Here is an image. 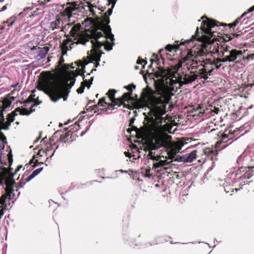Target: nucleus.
<instances>
[{
	"label": "nucleus",
	"instance_id": "bb28decb",
	"mask_svg": "<svg viewBox=\"0 0 254 254\" xmlns=\"http://www.w3.org/2000/svg\"><path fill=\"white\" fill-rule=\"evenodd\" d=\"M40 10L41 9L39 8H36V10L31 12V14L29 15V17L30 18H33L36 16H38L40 13Z\"/></svg>",
	"mask_w": 254,
	"mask_h": 254
},
{
	"label": "nucleus",
	"instance_id": "79ce46f5",
	"mask_svg": "<svg viewBox=\"0 0 254 254\" xmlns=\"http://www.w3.org/2000/svg\"><path fill=\"white\" fill-rule=\"evenodd\" d=\"M124 154L126 157L128 158H131L132 156L131 154L128 151H125L124 152Z\"/></svg>",
	"mask_w": 254,
	"mask_h": 254
},
{
	"label": "nucleus",
	"instance_id": "c9c22d12",
	"mask_svg": "<svg viewBox=\"0 0 254 254\" xmlns=\"http://www.w3.org/2000/svg\"><path fill=\"white\" fill-rule=\"evenodd\" d=\"M60 140L61 141L64 142V143H66L68 139L64 135H60Z\"/></svg>",
	"mask_w": 254,
	"mask_h": 254
},
{
	"label": "nucleus",
	"instance_id": "f257e3e1",
	"mask_svg": "<svg viewBox=\"0 0 254 254\" xmlns=\"http://www.w3.org/2000/svg\"><path fill=\"white\" fill-rule=\"evenodd\" d=\"M155 94V92L151 87L146 86L142 90L141 99H137L135 108H147L150 116L145 118L144 125L140 127V130L135 127L140 134L138 138L152 136L163 128L162 124L165 120L163 116L166 113V105L174 94L162 92L159 97L156 96Z\"/></svg>",
	"mask_w": 254,
	"mask_h": 254
},
{
	"label": "nucleus",
	"instance_id": "0eeeda50",
	"mask_svg": "<svg viewBox=\"0 0 254 254\" xmlns=\"http://www.w3.org/2000/svg\"><path fill=\"white\" fill-rule=\"evenodd\" d=\"M77 76V73L74 71L68 72L64 82L56 85L50 89L49 96L51 100L56 102L63 98L64 101H66Z\"/></svg>",
	"mask_w": 254,
	"mask_h": 254
},
{
	"label": "nucleus",
	"instance_id": "aec40b11",
	"mask_svg": "<svg viewBox=\"0 0 254 254\" xmlns=\"http://www.w3.org/2000/svg\"><path fill=\"white\" fill-rule=\"evenodd\" d=\"M2 126L0 124V141L2 142V145L1 146L0 145V147L2 150H3L4 148V145L7 143V139L6 136L4 135L3 132H1V130L3 129H1Z\"/></svg>",
	"mask_w": 254,
	"mask_h": 254
},
{
	"label": "nucleus",
	"instance_id": "7ed1b4c3",
	"mask_svg": "<svg viewBox=\"0 0 254 254\" xmlns=\"http://www.w3.org/2000/svg\"><path fill=\"white\" fill-rule=\"evenodd\" d=\"M216 30L215 32H212V38L210 43L203 46V48L197 51V54L200 56H213L217 54L222 58L219 59V62H235L237 59L241 58L243 52L242 51L237 50L232 48L227 42L232 39L231 36L226 35L223 38V43L217 40L218 33Z\"/></svg>",
	"mask_w": 254,
	"mask_h": 254
},
{
	"label": "nucleus",
	"instance_id": "4468645a",
	"mask_svg": "<svg viewBox=\"0 0 254 254\" xmlns=\"http://www.w3.org/2000/svg\"><path fill=\"white\" fill-rule=\"evenodd\" d=\"M197 150H194L189 153L181 156L180 158V162L190 163L192 162L196 157Z\"/></svg>",
	"mask_w": 254,
	"mask_h": 254
},
{
	"label": "nucleus",
	"instance_id": "ea45409f",
	"mask_svg": "<svg viewBox=\"0 0 254 254\" xmlns=\"http://www.w3.org/2000/svg\"><path fill=\"white\" fill-rule=\"evenodd\" d=\"M97 108V105H95L93 107H89L87 109V111H92L94 110H95Z\"/></svg>",
	"mask_w": 254,
	"mask_h": 254
},
{
	"label": "nucleus",
	"instance_id": "bf43d9fd",
	"mask_svg": "<svg viewBox=\"0 0 254 254\" xmlns=\"http://www.w3.org/2000/svg\"><path fill=\"white\" fill-rule=\"evenodd\" d=\"M251 125L252 126H254V116L253 117L252 120H251Z\"/></svg>",
	"mask_w": 254,
	"mask_h": 254
},
{
	"label": "nucleus",
	"instance_id": "8fccbe9b",
	"mask_svg": "<svg viewBox=\"0 0 254 254\" xmlns=\"http://www.w3.org/2000/svg\"><path fill=\"white\" fill-rule=\"evenodd\" d=\"M134 121V119L133 118L130 119V120H129V125L130 126H132V124H133Z\"/></svg>",
	"mask_w": 254,
	"mask_h": 254
},
{
	"label": "nucleus",
	"instance_id": "3c124183",
	"mask_svg": "<svg viewBox=\"0 0 254 254\" xmlns=\"http://www.w3.org/2000/svg\"><path fill=\"white\" fill-rule=\"evenodd\" d=\"M137 63L138 64H142V63H144V64H147V62L146 61H144L143 60H141V62H139L137 61Z\"/></svg>",
	"mask_w": 254,
	"mask_h": 254
},
{
	"label": "nucleus",
	"instance_id": "7c9ffc66",
	"mask_svg": "<svg viewBox=\"0 0 254 254\" xmlns=\"http://www.w3.org/2000/svg\"><path fill=\"white\" fill-rule=\"evenodd\" d=\"M135 87L136 86L133 83L124 86V88L128 90L129 91H132L133 89H135Z\"/></svg>",
	"mask_w": 254,
	"mask_h": 254
},
{
	"label": "nucleus",
	"instance_id": "5701e85b",
	"mask_svg": "<svg viewBox=\"0 0 254 254\" xmlns=\"http://www.w3.org/2000/svg\"><path fill=\"white\" fill-rule=\"evenodd\" d=\"M161 145H159L157 144H155L152 142L146 147V149H150L151 150H156L160 147Z\"/></svg>",
	"mask_w": 254,
	"mask_h": 254
},
{
	"label": "nucleus",
	"instance_id": "e433bc0d",
	"mask_svg": "<svg viewBox=\"0 0 254 254\" xmlns=\"http://www.w3.org/2000/svg\"><path fill=\"white\" fill-rule=\"evenodd\" d=\"M153 57H154L155 59L154 60H151V63H152L154 61L156 62H158V61L159 60V59L158 58V55L156 54H153Z\"/></svg>",
	"mask_w": 254,
	"mask_h": 254
},
{
	"label": "nucleus",
	"instance_id": "0e129e2a",
	"mask_svg": "<svg viewBox=\"0 0 254 254\" xmlns=\"http://www.w3.org/2000/svg\"><path fill=\"white\" fill-rule=\"evenodd\" d=\"M251 182V181H250V182H248V181L246 182V181H244V185H246V184H249Z\"/></svg>",
	"mask_w": 254,
	"mask_h": 254
},
{
	"label": "nucleus",
	"instance_id": "09e8293b",
	"mask_svg": "<svg viewBox=\"0 0 254 254\" xmlns=\"http://www.w3.org/2000/svg\"><path fill=\"white\" fill-rule=\"evenodd\" d=\"M51 149H52V146L51 145H50L49 146L47 147V149L46 151H45V153L46 154V155H47V152L49 151L50 150H51Z\"/></svg>",
	"mask_w": 254,
	"mask_h": 254
},
{
	"label": "nucleus",
	"instance_id": "9d476101",
	"mask_svg": "<svg viewBox=\"0 0 254 254\" xmlns=\"http://www.w3.org/2000/svg\"><path fill=\"white\" fill-rule=\"evenodd\" d=\"M90 9L89 5H78L75 3L69 4V5L67 6L63 12V15L64 16H66L68 20L73 16L76 14V11L79 9L80 11L81 9L87 10Z\"/></svg>",
	"mask_w": 254,
	"mask_h": 254
},
{
	"label": "nucleus",
	"instance_id": "2eb2a0df",
	"mask_svg": "<svg viewBox=\"0 0 254 254\" xmlns=\"http://www.w3.org/2000/svg\"><path fill=\"white\" fill-rule=\"evenodd\" d=\"M254 11V5L252 6V7H250L247 11L245 12L240 17L238 18L235 21H234L233 22L230 23L228 24V26L231 28V27H235L238 23H242L241 21L243 17H244L247 13L252 12Z\"/></svg>",
	"mask_w": 254,
	"mask_h": 254
},
{
	"label": "nucleus",
	"instance_id": "f704fd0d",
	"mask_svg": "<svg viewBox=\"0 0 254 254\" xmlns=\"http://www.w3.org/2000/svg\"><path fill=\"white\" fill-rule=\"evenodd\" d=\"M22 167V165H19L17 169L15 170V172L14 174H12V175L11 176V177L10 178H8L9 179H13V177H14V175L16 174L17 172H18L20 169ZM6 179H7V178Z\"/></svg>",
	"mask_w": 254,
	"mask_h": 254
},
{
	"label": "nucleus",
	"instance_id": "13d9d810",
	"mask_svg": "<svg viewBox=\"0 0 254 254\" xmlns=\"http://www.w3.org/2000/svg\"><path fill=\"white\" fill-rule=\"evenodd\" d=\"M8 158H9V161L10 162V159L11 160V161H12V154L11 153H10L8 154Z\"/></svg>",
	"mask_w": 254,
	"mask_h": 254
},
{
	"label": "nucleus",
	"instance_id": "603ef678",
	"mask_svg": "<svg viewBox=\"0 0 254 254\" xmlns=\"http://www.w3.org/2000/svg\"><path fill=\"white\" fill-rule=\"evenodd\" d=\"M7 9V5H5L3 6L0 10V11H3Z\"/></svg>",
	"mask_w": 254,
	"mask_h": 254
},
{
	"label": "nucleus",
	"instance_id": "4c0bfd02",
	"mask_svg": "<svg viewBox=\"0 0 254 254\" xmlns=\"http://www.w3.org/2000/svg\"><path fill=\"white\" fill-rule=\"evenodd\" d=\"M61 130H58L57 132H56L52 136V137L50 139L51 141H54V138L57 136V134L58 133H60L61 132Z\"/></svg>",
	"mask_w": 254,
	"mask_h": 254
},
{
	"label": "nucleus",
	"instance_id": "412c9836",
	"mask_svg": "<svg viewBox=\"0 0 254 254\" xmlns=\"http://www.w3.org/2000/svg\"><path fill=\"white\" fill-rule=\"evenodd\" d=\"M60 21L59 18H57L55 20L51 21L50 23V28L52 30L59 28L60 27Z\"/></svg>",
	"mask_w": 254,
	"mask_h": 254
},
{
	"label": "nucleus",
	"instance_id": "f03ea898",
	"mask_svg": "<svg viewBox=\"0 0 254 254\" xmlns=\"http://www.w3.org/2000/svg\"><path fill=\"white\" fill-rule=\"evenodd\" d=\"M69 33L76 42L71 43V41L67 42L62 48V56L66 55L67 50L72 48V45L79 44L85 45L87 42H89L91 39L90 44L92 49L90 52L93 61H100L101 54L100 49L104 47V49L107 51L112 50L115 45L114 35L111 32V28L109 26H107L105 31H96L92 34V36L87 35L85 36H80L78 38L79 33L78 30L75 26L72 27Z\"/></svg>",
	"mask_w": 254,
	"mask_h": 254
},
{
	"label": "nucleus",
	"instance_id": "2f4dec72",
	"mask_svg": "<svg viewBox=\"0 0 254 254\" xmlns=\"http://www.w3.org/2000/svg\"><path fill=\"white\" fill-rule=\"evenodd\" d=\"M85 87V85L83 83H81V86L77 90L78 94H82L84 92Z\"/></svg>",
	"mask_w": 254,
	"mask_h": 254
},
{
	"label": "nucleus",
	"instance_id": "20e7f679",
	"mask_svg": "<svg viewBox=\"0 0 254 254\" xmlns=\"http://www.w3.org/2000/svg\"><path fill=\"white\" fill-rule=\"evenodd\" d=\"M204 18L206 19L203 20L202 21V25L200 26L201 34L198 31V28L197 27L195 34L192 36L191 39L185 41V42H182L184 45L185 43L190 45L189 48L191 47V48L190 50L188 49L189 51L186 56L178 63L177 65L178 69L181 68V67H179L180 64L187 58L189 53L191 51L194 47L197 48L201 47L210 43V39H211L212 38V32H215L216 30L219 29V26L217 24V23H218V22L208 18L206 17V16L201 17L202 19ZM184 65L185 64H183L181 67L183 66L186 67V66Z\"/></svg>",
	"mask_w": 254,
	"mask_h": 254
},
{
	"label": "nucleus",
	"instance_id": "de8ad7c7",
	"mask_svg": "<svg viewBox=\"0 0 254 254\" xmlns=\"http://www.w3.org/2000/svg\"><path fill=\"white\" fill-rule=\"evenodd\" d=\"M12 103V101H7L6 104H5V107L8 108L10 106Z\"/></svg>",
	"mask_w": 254,
	"mask_h": 254
},
{
	"label": "nucleus",
	"instance_id": "c85d7f7f",
	"mask_svg": "<svg viewBox=\"0 0 254 254\" xmlns=\"http://www.w3.org/2000/svg\"><path fill=\"white\" fill-rule=\"evenodd\" d=\"M43 170V167H41L39 168H38L34 171H33L32 173V175L34 177H35L36 176H37L40 172L42 171Z\"/></svg>",
	"mask_w": 254,
	"mask_h": 254
},
{
	"label": "nucleus",
	"instance_id": "e2e57ef3",
	"mask_svg": "<svg viewBox=\"0 0 254 254\" xmlns=\"http://www.w3.org/2000/svg\"><path fill=\"white\" fill-rule=\"evenodd\" d=\"M5 53V50L4 49L2 50L1 52L0 53H1V55Z\"/></svg>",
	"mask_w": 254,
	"mask_h": 254
},
{
	"label": "nucleus",
	"instance_id": "39448f33",
	"mask_svg": "<svg viewBox=\"0 0 254 254\" xmlns=\"http://www.w3.org/2000/svg\"><path fill=\"white\" fill-rule=\"evenodd\" d=\"M203 48V46L201 47H194L192 51L189 53L187 58L180 64V66L181 67L184 64L186 66V68L188 70H195L198 69V73L201 78L206 80L208 78V75H210L213 68H211L207 72L208 65H211L212 64H207L205 63L203 64L202 61L197 60L198 57H207V56H200L197 54V51Z\"/></svg>",
	"mask_w": 254,
	"mask_h": 254
},
{
	"label": "nucleus",
	"instance_id": "473e14b6",
	"mask_svg": "<svg viewBox=\"0 0 254 254\" xmlns=\"http://www.w3.org/2000/svg\"><path fill=\"white\" fill-rule=\"evenodd\" d=\"M105 104H107L106 102L105 101V98L103 97L101 98L98 102V103L97 104V106L98 105H100L102 107H104Z\"/></svg>",
	"mask_w": 254,
	"mask_h": 254
},
{
	"label": "nucleus",
	"instance_id": "c03bdc74",
	"mask_svg": "<svg viewBox=\"0 0 254 254\" xmlns=\"http://www.w3.org/2000/svg\"><path fill=\"white\" fill-rule=\"evenodd\" d=\"M37 157L35 155L33 156L32 158L30 160V164H32L34 163V160H36L35 158Z\"/></svg>",
	"mask_w": 254,
	"mask_h": 254
},
{
	"label": "nucleus",
	"instance_id": "69168bd1",
	"mask_svg": "<svg viewBox=\"0 0 254 254\" xmlns=\"http://www.w3.org/2000/svg\"><path fill=\"white\" fill-rule=\"evenodd\" d=\"M41 150L40 149L37 153V155H39L40 156H42V155L40 154V152H41Z\"/></svg>",
	"mask_w": 254,
	"mask_h": 254
},
{
	"label": "nucleus",
	"instance_id": "49530a36",
	"mask_svg": "<svg viewBox=\"0 0 254 254\" xmlns=\"http://www.w3.org/2000/svg\"><path fill=\"white\" fill-rule=\"evenodd\" d=\"M3 214H4L3 209L0 208V219L1 218V217L3 216Z\"/></svg>",
	"mask_w": 254,
	"mask_h": 254
},
{
	"label": "nucleus",
	"instance_id": "423d86ee",
	"mask_svg": "<svg viewBox=\"0 0 254 254\" xmlns=\"http://www.w3.org/2000/svg\"><path fill=\"white\" fill-rule=\"evenodd\" d=\"M203 48V46L201 47H194L192 51L189 53L187 58L180 64V66L181 67L184 64L186 66V68L188 70H195L198 69V73L201 78L206 80L208 78V75H210L213 68H211L207 72L208 65H211L212 64H207L205 63L203 64L202 61L197 60L198 57H207V56H200L197 54V51Z\"/></svg>",
	"mask_w": 254,
	"mask_h": 254
},
{
	"label": "nucleus",
	"instance_id": "cd10ccee",
	"mask_svg": "<svg viewBox=\"0 0 254 254\" xmlns=\"http://www.w3.org/2000/svg\"><path fill=\"white\" fill-rule=\"evenodd\" d=\"M228 136L226 134H223L220 139V141L221 143H226L229 140H230V139H228Z\"/></svg>",
	"mask_w": 254,
	"mask_h": 254
},
{
	"label": "nucleus",
	"instance_id": "72a5a7b5",
	"mask_svg": "<svg viewBox=\"0 0 254 254\" xmlns=\"http://www.w3.org/2000/svg\"><path fill=\"white\" fill-rule=\"evenodd\" d=\"M34 178V177L32 176V175L31 174L29 176H28L27 178H26L25 182L24 183H23L22 184L21 183H20V184L19 185H20V187H23L26 182H29L30 181H31Z\"/></svg>",
	"mask_w": 254,
	"mask_h": 254
},
{
	"label": "nucleus",
	"instance_id": "a211bd4d",
	"mask_svg": "<svg viewBox=\"0 0 254 254\" xmlns=\"http://www.w3.org/2000/svg\"><path fill=\"white\" fill-rule=\"evenodd\" d=\"M176 42L177 43L175 45H171V44H168L165 47V49L169 51V52H172L173 50L176 51L177 50L179 49L180 48V47L182 45H184V43L183 42H181L179 44L178 43L179 41H176Z\"/></svg>",
	"mask_w": 254,
	"mask_h": 254
},
{
	"label": "nucleus",
	"instance_id": "6e6d98bb",
	"mask_svg": "<svg viewBox=\"0 0 254 254\" xmlns=\"http://www.w3.org/2000/svg\"><path fill=\"white\" fill-rule=\"evenodd\" d=\"M70 133L69 132H66L64 135V136L66 137H68V136H69L70 135Z\"/></svg>",
	"mask_w": 254,
	"mask_h": 254
},
{
	"label": "nucleus",
	"instance_id": "a18cd8bd",
	"mask_svg": "<svg viewBox=\"0 0 254 254\" xmlns=\"http://www.w3.org/2000/svg\"><path fill=\"white\" fill-rule=\"evenodd\" d=\"M242 161V158L241 156H240L239 157H238V158L237 159V163L238 164H240Z\"/></svg>",
	"mask_w": 254,
	"mask_h": 254
},
{
	"label": "nucleus",
	"instance_id": "37998d69",
	"mask_svg": "<svg viewBox=\"0 0 254 254\" xmlns=\"http://www.w3.org/2000/svg\"><path fill=\"white\" fill-rule=\"evenodd\" d=\"M58 147H59V146H57V147H56V148L54 150V151H53V153H52V154H51V155L49 157V158H50V159H52V157L54 156V154H55V152H56V149H58ZM48 159H49V158H48V157L46 158V161L48 160Z\"/></svg>",
	"mask_w": 254,
	"mask_h": 254
},
{
	"label": "nucleus",
	"instance_id": "9b49d317",
	"mask_svg": "<svg viewBox=\"0 0 254 254\" xmlns=\"http://www.w3.org/2000/svg\"><path fill=\"white\" fill-rule=\"evenodd\" d=\"M238 179L239 180L249 179L254 175V163L250 166H242L240 167L237 172V175H241Z\"/></svg>",
	"mask_w": 254,
	"mask_h": 254
},
{
	"label": "nucleus",
	"instance_id": "f3484780",
	"mask_svg": "<svg viewBox=\"0 0 254 254\" xmlns=\"http://www.w3.org/2000/svg\"><path fill=\"white\" fill-rule=\"evenodd\" d=\"M64 60L63 58V56L61 57L59 61V65L58 66V68H60L61 72L67 70L69 68V65L64 64Z\"/></svg>",
	"mask_w": 254,
	"mask_h": 254
},
{
	"label": "nucleus",
	"instance_id": "393cba45",
	"mask_svg": "<svg viewBox=\"0 0 254 254\" xmlns=\"http://www.w3.org/2000/svg\"><path fill=\"white\" fill-rule=\"evenodd\" d=\"M16 18L14 16H12L10 18H9L8 19H7L6 21H4V24H7L8 26H11L13 25V24L15 23V20Z\"/></svg>",
	"mask_w": 254,
	"mask_h": 254
},
{
	"label": "nucleus",
	"instance_id": "a878e982",
	"mask_svg": "<svg viewBox=\"0 0 254 254\" xmlns=\"http://www.w3.org/2000/svg\"><path fill=\"white\" fill-rule=\"evenodd\" d=\"M116 92L117 91L115 89H110L108 92L107 94L111 101H113V98H115V95Z\"/></svg>",
	"mask_w": 254,
	"mask_h": 254
},
{
	"label": "nucleus",
	"instance_id": "4d7b16f0",
	"mask_svg": "<svg viewBox=\"0 0 254 254\" xmlns=\"http://www.w3.org/2000/svg\"><path fill=\"white\" fill-rule=\"evenodd\" d=\"M32 9V7H26L24 8L23 10L24 11H26L27 10H31Z\"/></svg>",
	"mask_w": 254,
	"mask_h": 254
},
{
	"label": "nucleus",
	"instance_id": "864d4df0",
	"mask_svg": "<svg viewBox=\"0 0 254 254\" xmlns=\"http://www.w3.org/2000/svg\"><path fill=\"white\" fill-rule=\"evenodd\" d=\"M89 127L87 128L86 130L85 131H82L80 134V136H83L89 130Z\"/></svg>",
	"mask_w": 254,
	"mask_h": 254
},
{
	"label": "nucleus",
	"instance_id": "b1692460",
	"mask_svg": "<svg viewBox=\"0 0 254 254\" xmlns=\"http://www.w3.org/2000/svg\"><path fill=\"white\" fill-rule=\"evenodd\" d=\"M85 76L83 75V79L84 80V82H83L85 86H87L88 89H89L91 85L92 84V81L93 80V77H91V79L89 80H88L87 79H85Z\"/></svg>",
	"mask_w": 254,
	"mask_h": 254
},
{
	"label": "nucleus",
	"instance_id": "a19ab883",
	"mask_svg": "<svg viewBox=\"0 0 254 254\" xmlns=\"http://www.w3.org/2000/svg\"><path fill=\"white\" fill-rule=\"evenodd\" d=\"M89 6H90V9H87V10L89 11L91 13H92V15H93L94 14H95L94 11L93 9V7L92 6V5L91 4H90Z\"/></svg>",
	"mask_w": 254,
	"mask_h": 254
},
{
	"label": "nucleus",
	"instance_id": "dca6fc26",
	"mask_svg": "<svg viewBox=\"0 0 254 254\" xmlns=\"http://www.w3.org/2000/svg\"><path fill=\"white\" fill-rule=\"evenodd\" d=\"M188 70H189L187 69ZM190 70V73L192 74L191 75L186 74L185 75V79L186 80L187 82L188 83H191L194 81H195L196 79L198 78V77L200 76L199 73L195 74V72L193 71V70Z\"/></svg>",
	"mask_w": 254,
	"mask_h": 254
},
{
	"label": "nucleus",
	"instance_id": "6e6552de",
	"mask_svg": "<svg viewBox=\"0 0 254 254\" xmlns=\"http://www.w3.org/2000/svg\"><path fill=\"white\" fill-rule=\"evenodd\" d=\"M15 185V181L14 179H3L0 181V186H5V194L2 195L0 199V208L6 210L7 209V198L8 201L13 199L15 196L14 192V186Z\"/></svg>",
	"mask_w": 254,
	"mask_h": 254
},
{
	"label": "nucleus",
	"instance_id": "5fc2aeb1",
	"mask_svg": "<svg viewBox=\"0 0 254 254\" xmlns=\"http://www.w3.org/2000/svg\"><path fill=\"white\" fill-rule=\"evenodd\" d=\"M19 84V82H17V83H16L15 84H12L11 85V87H13V88H14V87H16Z\"/></svg>",
	"mask_w": 254,
	"mask_h": 254
},
{
	"label": "nucleus",
	"instance_id": "f8f14e48",
	"mask_svg": "<svg viewBox=\"0 0 254 254\" xmlns=\"http://www.w3.org/2000/svg\"><path fill=\"white\" fill-rule=\"evenodd\" d=\"M49 50V48L48 47L41 48L34 46L31 49V52L35 59L40 61L45 58Z\"/></svg>",
	"mask_w": 254,
	"mask_h": 254
},
{
	"label": "nucleus",
	"instance_id": "ddd939ff",
	"mask_svg": "<svg viewBox=\"0 0 254 254\" xmlns=\"http://www.w3.org/2000/svg\"><path fill=\"white\" fill-rule=\"evenodd\" d=\"M132 91L125 93L122 97L119 99V102L113 101L112 103L109 105V106L112 107L118 105V107H120L125 102L127 101L128 102L129 101H131L132 100Z\"/></svg>",
	"mask_w": 254,
	"mask_h": 254
},
{
	"label": "nucleus",
	"instance_id": "052dcab7",
	"mask_svg": "<svg viewBox=\"0 0 254 254\" xmlns=\"http://www.w3.org/2000/svg\"><path fill=\"white\" fill-rule=\"evenodd\" d=\"M40 138H41V136H39L35 140H34V143H36L38 142V141L40 139Z\"/></svg>",
	"mask_w": 254,
	"mask_h": 254
},
{
	"label": "nucleus",
	"instance_id": "774afa93",
	"mask_svg": "<svg viewBox=\"0 0 254 254\" xmlns=\"http://www.w3.org/2000/svg\"><path fill=\"white\" fill-rule=\"evenodd\" d=\"M163 49H162L159 50V54L160 55H161V52H163Z\"/></svg>",
	"mask_w": 254,
	"mask_h": 254
},
{
	"label": "nucleus",
	"instance_id": "c756f323",
	"mask_svg": "<svg viewBox=\"0 0 254 254\" xmlns=\"http://www.w3.org/2000/svg\"><path fill=\"white\" fill-rule=\"evenodd\" d=\"M165 163L163 161H159V162H156L153 164V168L155 169L158 168L163 165H164Z\"/></svg>",
	"mask_w": 254,
	"mask_h": 254
},
{
	"label": "nucleus",
	"instance_id": "58836bf2",
	"mask_svg": "<svg viewBox=\"0 0 254 254\" xmlns=\"http://www.w3.org/2000/svg\"><path fill=\"white\" fill-rule=\"evenodd\" d=\"M38 161H39V160H38V159H36L35 160V162H36L37 164H36V165H34L33 166V168H35L36 166H38V165H42V164H44V162H39Z\"/></svg>",
	"mask_w": 254,
	"mask_h": 254
},
{
	"label": "nucleus",
	"instance_id": "1a4fd4ad",
	"mask_svg": "<svg viewBox=\"0 0 254 254\" xmlns=\"http://www.w3.org/2000/svg\"><path fill=\"white\" fill-rule=\"evenodd\" d=\"M16 112H19L20 114L22 115H29L30 114V112L25 108L21 109L20 108H17L14 112H12V114H13V115L8 114L7 122L4 123V118L3 116L2 117L1 121L0 123L2 126L1 129H3V130H7L9 129L11 124L15 120L14 116L17 115Z\"/></svg>",
	"mask_w": 254,
	"mask_h": 254
},
{
	"label": "nucleus",
	"instance_id": "338daca9",
	"mask_svg": "<svg viewBox=\"0 0 254 254\" xmlns=\"http://www.w3.org/2000/svg\"><path fill=\"white\" fill-rule=\"evenodd\" d=\"M127 131L128 132H129V133H130V132H131V129H130V128H127Z\"/></svg>",
	"mask_w": 254,
	"mask_h": 254
},
{
	"label": "nucleus",
	"instance_id": "4be33fe9",
	"mask_svg": "<svg viewBox=\"0 0 254 254\" xmlns=\"http://www.w3.org/2000/svg\"><path fill=\"white\" fill-rule=\"evenodd\" d=\"M146 151L148 152V156L150 159L154 160V161H158L160 159V157L158 155H155V152L153 150H151L150 149H146Z\"/></svg>",
	"mask_w": 254,
	"mask_h": 254
},
{
	"label": "nucleus",
	"instance_id": "680f3d73",
	"mask_svg": "<svg viewBox=\"0 0 254 254\" xmlns=\"http://www.w3.org/2000/svg\"><path fill=\"white\" fill-rule=\"evenodd\" d=\"M51 0H44V3H46L48 2L51 1Z\"/></svg>",
	"mask_w": 254,
	"mask_h": 254
},
{
	"label": "nucleus",
	"instance_id": "6ab92c4d",
	"mask_svg": "<svg viewBox=\"0 0 254 254\" xmlns=\"http://www.w3.org/2000/svg\"><path fill=\"white\" fill-rule=\"evenodd\" d=\"M118 0H107L108 3L107 5L108 6L111 5L110 8H109L107 11L106 12V15L110 16L113 12V9L114 8L115 5Z\"/></svg>",
	"mask_w": 254,
	"mask_h": 254
}]
</instances>
